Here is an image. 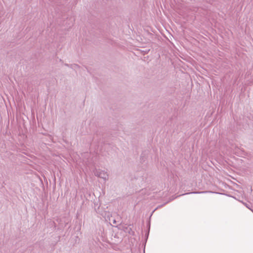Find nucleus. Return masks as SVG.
<instances>
[{"mask_svg":"<svg viewBox=\"0 0 253 253\" xmlns=\"http://www.w3.org/2000/svg\"><path fill=\"white\" fill-rule=\"evenodd\" d=\"M94 174L95 176L103 179L104 181L108 179V175L104 170H96L94 172Z\"/></svg>","mask_w":253,"mask_h":253,"instance_id":"f257e3e1","label":"nucleus"},{"mask_svg":"<svg viewBox=\"0 0 253 253\" xmlns=\"http://www.w3.org/2000/svg\"><path fill=\"white\" fill-rule=\"evenodd\" d=\"M79 66L77 65H73V68H74L75 69H76L77 68H78Z\"/></svg>","mask_w":253,"mask_h":253,"instance_id":"f03ea898","label":"nucleus"},{"mask_svg":"<svg viewBox=\"0 0 253 253\" xmlns=\"http://www.w3.org/2000/svg\"><path fill=\"white\" fill-rule=\"evenodd\" d=\"M206 192H205V191H204V192H192V193H191V194H192V193H194V194H195V193H206Z\"/></svg>","mask_w":253,"mask_h":253,"instance_id":"7ed1b4c3","label":"nucleus"},{"mask_svg":"<svg viewBox=\"0 0 253 253\" xmlns=\"http://www.w3.org/2000/svg\"><path fill=\"white\" fill-rule=\"evenodd\" d=\"M245 205L246 206V207L247 208H248V209H249L250 210H251L252 211H252V210H251V209L250 208V207L248 206V205H247V204H245Z\"/></svg>","mask_w":253,"mask_h":253,"instance_id":"20e7f679","label":"nucleus"},{"mask_svg":"<svg viewBox=\"0 0 253 253\" xmlns=\"http://www.w3.org/2000/svg\"><path fill=\"white\" fill-rule=\"evenodd\" d=\"M116 223V221L115 220H113V223L115 224Z\"/></svg>","mask_w":253,"mask_h":253,"instance_id":"39448f33","label":"nucleus"}]
</instances>
